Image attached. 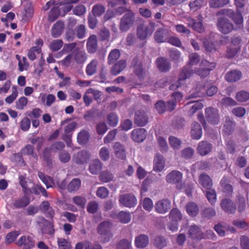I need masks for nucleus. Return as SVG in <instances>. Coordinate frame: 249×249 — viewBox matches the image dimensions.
<instances>
[{"label": "nucleus", "mask_w": 249, "mask_h": 249, "mask_svg": "<svg viewBox=\"0 0 249 249\" xmlns=\"http://www.w3.org/2000/svg\"><path fill=\"white\" fill-rule=\"evenodd\" d=\"M135 14L132 10L127 11L122 17L120 23V29L123 32L127 31L136 22Z\"/></svg>", "instance_id": "nucleus-1"}, {"label": "nucleus", "mask_w": 249, "mask_h": 249, "mask_svg": "<svg viewBox=\"0 0 249 249\" xmlns=\"http://www.w3.org/2000/svg\"><path fill=\"white\" fill-rule=\"evenodd\" d=\"M194 73L193 70L190 67L187 66L184 67L179 73L177 82L175 84L171 85L169 88L171 90H174L178 88L181 86L182 82L190 78Z\"/></svg>", "instance_id": "nucleus-2"}, {"label": "nucleus", "mask_w": 249, "mask_h": 249, "mask_svg": "<svg viewBox=\"0 0 249 249\" xmlns=\"http://www.w3.org/2000/svg\"><path fill=\"white\" fill-rule=\"evenodd\" d=\"M216 26L218 31L225 35L230 33L234 29L233 24L225 17H221L217 19Z\"/></svg>", "instance_id": "nucleus-3"}, {"label": "nucleus", "mask_w": 249, "mask_h": 249, "mask_svg": "<svg viewBox=\"0 0 249 249\" xmlns=\"http://www.w3.org/2000/svg\"><path fill=\"white\" fill-rule=\"evenodd\" d=\"M206 120L212 124H217L220 120L219 111L213 107H207L205 111Z\"/></svg>", "instance_id": "nucleus-4"}, {"label": "nucleus", "mask_w": 249, "mask_h": 249, "mask_svg": "<svg viewBox=\"0 0 249 249\" xmlns=\"http://www.w3.org/2000/svg\"><path fill=\"white\" fill-rule=\"evenodd\" d=\"M121 205L128 208L134 207L137 204V199L133 194H125L120 196Z\"/></svg>", "instance_id": "nucleus-5"}, {"label": "nucleus", "mask_w": 249, "mask_h": 249, "mask_svg": "<svg viewBox=\"0 0 249 249\" xmlns=\"http://www.w3.org/2000/svg\"><path fill=\"white\" fill-rule=\"evenodd\" d=\"M134 122L138 126H145L149 122V116L147 113L143 110H139L136 111Z\"/></svg>", "instance_id": "nucleus-6"}, {"label": "nucleus", "mask_w": 249, "mask_h": 249, "mask_svg": "<svg viewBox=\"0 0 249 249\" xmlns=\"http://www.w3.org/2000/svg\"><path fill=\"white\" fill-rule=\"evenodd\" d=\"M154 208L157 213L164 214L171 208V202L167 198L162 199L156 202Z\"/></svg>", "instance_id": "nucleus-7"}, {"label": "nucleus", "mask_w": 249, "mask_h": 249, "mask_svg": "<svg viewBox=\"0 0 249 249\" xmlns=\"http://www.w3.org/2000/svg\"><path fill=\"white\" fill-rule=\"evenodd\" d=\"M170 36V31L166 28H159L155 32L154 37L158 43L167 41Z\"/></svg>", "instance_id": "nucleus-8"}, {"label": "nucleus", "mask_w": 249, "mask_h": 249, "mask_svg": "<svg viewBox=\"0 0 249 249\" xmlns=\"http://www.w3.org/2000/svg\"><path fill=\"white\" fill-rule=\"evenodd\" d=\"M220 204L222 209L226 213L229 214H233L235 213L236 210V206L230 197L222 199Z\"/></svg>", "instance_id": "nucleus-9"}, {"label": "nucleus", "mask_w": 249, "mask_h": 249, "mask_svg": "<svg viewBox=\"0 0 249 249\" xmlns=\"http://www.w3.org/2000/svg\"><path fill=\"white\" fill-rule=\"evenodd\" d=\"M131 67L134 69L133 72L140 79H143L145 76V71L143 68V66L137 57H134L131 63Z\"/></svg>", "instance_id": "nucleus-10"}, {"label": "nucleus", "mask_w": 249, "mask_h": 249, "mask_svg": "<svg viewBox=\"0 0 249 249\" xmlns=\"http://www.w3.org/2000/svg\"><path fill=\"white\" fill-rule=\"evenodd\" d=\"M222 191L226 197H231L232 196L233 188L232 185L230 184L229 178L223 177L220 182Z\"/></svg>", "instance_id": "nucleus-11"}, {"label": "nucleus", "mask_w": 249, "mask_h": 249, "mask_svg": "<svg viewBox=\"0 0 249 249\" xmlns=\"http://www.w3.org/2000/svg\"><path fill=\"white\" fill-rule=\"evenodd\" d=\"M198 19L199 21H197L196 19L190 17L186 18L187 26L199 33H202L205 30L204 27L203 25L202 20L199 18Z\"/></svg>", "instance_id": "nucleus-12"}, {"label": "nucleus", "mask_w": 249, "mask_h": 249, "mask_svg": "<svg viewBox=\"0 0 249 249\" xmlns=\"http://www.w3.org/2000/svg\"><path fill=\"white\" fill-rule=\"evenodd\" d=\"M156 63L158 70L162 72H167L171 68V64L169 60L164 57L157 58Z\"/></svg>", "instance_id": "nucleus-13"}, {"label": "nucleus", "mask_w": 249, "mask_h": 249, "mask_svg": "<svg viewBox=\"0 0 249 249\" xmlns=\"http://www.w3.org/2000/svg\"><path fill=\"white\" fill-rule=\"evenodd\" d=\"M242 77V72L238 70H232L228 71L225 75V79L229 83H235Z\"/></svg>", "instance_id": "nucleus-14"}, {"label": "nucleus", "mask_w": 249, "mask_h": 249, "mask_svg": "<svg viewBox=\"0 0 249 249\" xmlns=\"http://www.w3.org/2000/svg\"><path fill=\"white\" fill-rule=\"evenodd\" d=\"M187 234L192 239L200 240L203 237V233L200 228L196 225H191L188 227Z\"/></svg>", "instance_id": "nucleus-15"}, {"label": "nucleus", "mask_w": 249, "mask_h": 249, "mask_svg": "<svg viewBox=\"0 0 249 249\" xmlns=\"http://www.w3.org/2000/svg\"><path fill=\"white\" fill-rule=\"evenodd\" d=\"M182 179V173L179 171L173 170L166 176V181L168 183L176 184L179 183Z\"/></svg>", "instance_id": "nucleus-16"}, {"label": "nucleus", "mask_w": 249, "mask_h": 249, "mask_svg": "<svg viewBox=\"0 0 249 249\" xmlns=\"http://www.w3.org/2000/svg\"><path fill=\"white\" fill-rule=\"evenodd\" d=\"M90 155L86 150H82L74 154L73 156V160L76 164H83L89 160Z\"/></svg>", "instance_id": "nucleus-17"}, {"label": "nucleus", "mask_w": 249, "mask_h": 249, "mask_svg": "<svg viewBox=\"0 0 249 249\" xmlns=\"http://www.w3.org/2000/svg\"><path fill=\"white\" fill-rule=\"evenodd\" d=\"M203 107V104L199 100L190 101L185 105V108L188 110V114L190 116L194 115L197 110L201 109Z\"/></svg>", "instance_id": "nucleus-18"}, {"label": "nucleus", "mask_w": 249, "mask_h": 249, "mask_svg": "<svg viewBox=\"0 0 249 249\" xmlns=\"http://www.w3.org/2000/svg\"><path fill=\"white\" fill-rule=\"evenodd\" d=\"M147 131L144 128L134 129L131 132V138L132 140L137 142H143L146 138Z\"/></svg>", "instance_id": "nucleus-19"}, {"label": "nucleus", "mask_w": 249, "mask_h": 249, "mask_svg": "<svg viewBox=\"0 0 249 249\" xmlns=\"http://www.w3.org/2000/svg\"><path fill=\"white\" fill-rule=\"evenodd\" d=\"M42 221L40 223L42 227L43 233L49 235H53L54 232V225L53 222L49 221L44 218H41Z\"/></svg>", "instance_id": "nucleus-20"}, {"label": "nucleus", "mask_w": 249, "mask_h": 249, "mask_svg": "<svg viewBox=\"0 0 249 249\" xmlns=\"http://www.w3.org/2000/svg\"><path fill=\"white\" fill-rule=\"evenodd\" d=\"M135 246L139 249H143L146 247L149 243V238L148 235L141 234L136 236L134 241Z\"/></svg>", "instance_id": "nucleus-21"}, {"label": "nucleus", "mask_w": 249, "mask_h": 249, "mask_svg": "<svg viewBox=\"0 0 249 249\" xmlns=\"http://www.w3.org/2000/svg\"><path fill=\"white\" fill-rule=\"evenodd\" d=\"M212 145L207 141H201L199 142L197 147L198 153L204 156L208 154L212 150Z\"/></svg>", "instance_id": "nucleus-22"}, {"label": "nucleus", "mask_w": 249, "mask_h": 249, "mask_svg": "<svg viewBox=\"0 0 249 249\" xmlns=\"http://www.w3.org/2000/svg\"><path fill=\"white\" fill-rule=\"evenodd\" d=\"M112 149L116 157L121 160L125 158L126 154L124 146L119 142L112 143Z\"/></svg>", "instance_id": "nucleus-23"}, {"label": "nucleus", "mask_w": 249, "mask_h": 249, "mask_svg": "<svg viewBox=\"0 0 249 249\" xmlns=\"http://www.w3.org/2000/svg\"><path fill=\"white\" fill-rule=\"evenodd\" d=\"M198 182L204 188L210 189L213 185L212 178L205 173L201 174L198 178Z\"/></svg>", "instance_id": "nucleus-24"}, {"label": "nucleus", "mask_w": 249, "mask_h": 249, "mask_svg": "<svg viewBox=\"0 0 249 249\" xmlns=\"http://www.w3.org/2000/svg\"><path fill=\"white\" fill-rule=\"evenodd\" d=\"M236 123L231 120L229 117H226L224 124L223 132L226 135L232 134L235 127Z\"/></svg>", "instance_id": "nucleus-25"}, {"label": "nucleus", "mask_w": 249, "mask_h": 249, "mask_svg": "<svg viewBox=\"0 0 249 249\" xmlns=\"http://www.w3.org/2000/svg\"><path fill=\"white\" fill-rule=\"evenodd\" d=\"M18 246H23V249H30L34 246V242L30 237L21 236L17 242Z\"/></svg>", "instance_id": "nucleus-26"}, {"label": "nucleus", "mask_w": 249, "mask_h": 249, "mask_svg": "<svg viewBox=\"0 0 249 249\" xmlns=\"http://www.w3.org/2000/svg\"><path fill=\"white\" fill-rule=\"evenodd\" d=\"M191 137L196 140L199 139L202 136V128L201 125L197 122H194L191 124Z\"/></svg>", "instance_id": "nucleus-27"}, {"label": "nucleus", "mask_w": 249, "mask_h": 249, "mask_svg": "<svg viewBox=\"0 0 249 249\" xmlns=\"http://www.w3.org/2000/svg\"><path fill=\"white\" fill-rule=\"evenodd\" d=\"M154 170L157 171H161L163 170L165 165V161L163 157L160 154H156L154 160Z\"/></svg>", "instance_id": "nucleus-28"}, {"label": "nucleus", "mask_w": 249, "mask_h": 249, "mask_svg": "<svg viewBox=\"0 0 249 249\" xmlns=\"http://www.w3.org/2000/svg\"><path fill=\"white\" fill-rule=\"evenodd\" d=\"M87 47L88 51L89 53H93L96 51L97 40L95 35H91L89 37L87 43Z\"/></svg>", "instance_id": "nucleus-29"}, {"label": "nucleus", "mask_w": 249, "mask_h": 249, "mask_svg": "<svg viewBox=\"0 0 249 249\" xmlns=\"http://www.w3.org/2000/svg\"><path fill=\"white\" fill-rule=\"evenodd\" d=\"M64 23L61 21H57L53 26L52 29V36L54 38L60 36L64 29Z\"/></svg>", "instance_id": "nucleus-30"}, {"label": "nucleus", "mask_w": 249, "mask_h": 249, "mask_svg": "<svg viewBox=\"0 0 249 249\" xmlns=\"http://www.w3.org/2000/svg\"><path fill=\"white\" fill-rule=\"evenodd\" d=\"M72 53L73 55V58L75 61L78 64H82L84 63L87 59L86 53L83 51L76 49Z\"/></svg>", "instance_id": "nucleus-31"}, {"label": "nucleus", "mask_w": 249, "mask_h": 249, "mask_svg": "<svg viewBox=\"0 0 249 249\" xmlns=\"http://www.w3.org/2000/svg\"><path fill=\"white\" fill-rule=\"evenodd\" d=\"M126 67V62L124 60H121L113 65L111 68V73L114 75L119 74Z\"/></svg>", "instance_id": "nucleus-32"}, {"label": "nucleus", "mask_w": 249, "mask_h": 249, "mask_svg": "<svg viewBox=\"0 0 249 249\" xmlns=\"http://www.w3.org/2000/svg\"><path fill=\"white\" fill-rule=\"evenodd\" d=\"M200 214L204 219L209 220L216 215V211L213 208L205 207L202 210Z\"/></svg>", "instance_id": "nucleus-33"}, {"label": "nucleus", "mask_w": 249, "mask_h": 249, "mask_svg": "<svg viewBox=\"0 0 249 249\" xmlns=\"http://www.w3.org/2000/svg\"><path fill=\"white\" fill-rule=\"evenodd\" d=\"M168 244V240L164 236H157L154 240L153 245L158 249H163Z\"/></svg>", "instance_id": "nucleus-34"}, {"label": "nucleus", "mask_w": 249, "mask_h": 249, "mask_svg": "<svg viewBox=\"0 0 249 249\" xmlns=\"http://www.w3.org/2000/svg\"><path fill=\"white\" fill-rule=\"evenodd\" d=\"M186 210L189 215L194 217L198 214L199 208L196 203L190 202L186 205Z\"/></svg>", "instance_id": "nucleus-35"}, {"label": "nucleus", "mask_w": 249, "mask_h": 249, "mask_svg": "<svg viewBox=\"0 0 249 249\" xmlns=\"http://www.w3.org/2000/svg\"><path fill=\"white\" fill-rule=\"evenodd\" d=\"M102 169V164L99 160H92L89 165V171L92 174H98Z\"/></svg>", "instance_id": "nucleus-36"}, {"label": "nucleus", "mask_w": 249, "mask_h": 249, "mask_svg": "<svg viewBox=\"0 0 249 249\" xmlns=\"http://www.w3.org/2000/svg\"><path fill=\"white\" fill-rule=\"evenodd\" d=\"M229 17L231 18L237 25L240 26L242 25L243 23V17L242 13L234 12L232 10Z\"/></svg>", "instance_id": "nucleus-37"}, {"label": "nucleus", "mask_w": 249, "mask_h": 249, "mask_svg": "<svg viewBox=\"0 0 249 249\" xmlns=\"http://www.w3.org/2000/svg\"><path fill=\"white\" fill-rule=\"evenodd\" d=\"M194 154V149L190 147L185 148L180 151V157L187 160L192 159Z\"/></svg>", "instance_id": "nucleus-38"}, {"label": "nucleus", "mask_w": 249, "mask_h": 249, "mask_svg": "<svg viewBox=\"0 0 249 249\" xmlns=\"http://www.w3.org/2000/svg\"><path fill=\"white\" fill-rule=\"evenodd\" d=\"M98 61L93 59L86 67V72L88 76H91L95 74L97 71Z\"/></svg>", "instance_id": "nucleus-39"}, {"label": "nucleus", "mask_w": 249, "mask_h": 249, "mask_svg": "<svg viewBox=\"0 0 249 249\" xmlns=\"http://www.w3.org/2000/svg\"><path fill=\"white\" fill-rule=\"evenodd\" d=\"M30 201V198L27 196H25L15 200L13 205L16 208H21L27 206L29 204Z\"/></svg>", "instance_id": "nucleus-40"}, {"label": "nucleus", "mask_w": 249, "mask_h": 249, "mask_svg": "<svg viewBox=\"0 0 249 249\" xmlns=\"http://www.w3.org/2000/svg\"><path fill=\"white\" fill-rule=\"evenodd\" d=\"M16 58L18 61V66L19 71H24L27 70L29 67V64L28 62L26 57L23 56L21 58L19 55L17 54L16 55Z\"/></svg>", "instance_id": "nucleus-41"}, {"label": "nucleus", "mask_w": 249, "mask_h": 249, "mask_svg": "<svg viewBox=\"0 0 249 249\" xmlns=\"http://www.w3.org/2000/svg\"><path fill=\"white\" fill-rule=\"evenodd\" d=\"M169 218L173 222H178L181 220L182 214L178 209L173 208L169 213Z\"/></svg>", "instance_id": "nucleus-42"}, {"label": "nucleus", "mask_w": 249, "mask_h": 249, "mask_svg": "<svg viewBox=\"0 0 249 249\" xmlns=\"http://www.w3.org/2000/svg\"><path fill=\"white\" fill-rule=\"evenodd\" d=\"M89 139V134L85 130H82L79 132L77 137V142L80 144H86Z\"/></svg>", "instance_id": "nucleus-43"}, {"label": "nucleus", "mask_w": 249, "mask_h": 249, "mask_svg": "<svg viewBox=\"0 0 249 249\" xmlns=\"http://www.w3.org/2000/svg\"><path fill=\"white\" fill-rule=\"evenodd\" d=\"M57 5L58 4H56L49 12L48 20L51 22L54 21L58 18L60 14V9L58 8Z\"/></svg>", "instance_id": "nucleus-44"}, {"label": "nucleus", "mask_w": 249, "mask_h": 249, "mask_svg": "<svg viewBox=\"0 0 249 249\" xmlns=\"http://www.w3.org/2000/svg\"><path fill=\"white\" fill-rule=\"evenodd\" d=\"M206 85L205 84L204 86H201L200 85H197L196 88V92L195 93L191 94L189 95L187 99L191 98H195L197 97H201L205 93V87Z\"/></svg>", "instance_id": "nucleus-45"}, {"label": "nucleus", "mask_w": 249, "mask_h": 249, "mask_svg": "<svg viewBox=\"0 0 249 249\" xmlns=\"http://www.w3.org/2000/svg\"><path fill=\"white\" fill-rule=\"evenodd\" d=\"M29 191L31 193L35 195H39L40 194H41L45 197H48L46 190L41 185H36L32 187Z\"/></svg>", "instance_id": "nucleus-46"}, {"label": "nucleus", "mask_w": 249, "mask_h": 249, "mask_svg": "<svg viewBox=\"0 0 249 249\" xmlns=\"http://www.w3.org/2000/svg\"><path fill=\"white\" fill-rule=\"evenodd\" d=\"M81 182L79 178H73L69 183L68 185V190L70 192H73L77 191L80 186Z\"/></svg>", "instance_id": "nucleus-47"}, {"label": "nucleus", "mask_w": 249, "mask_h": 249, "mask_svg": "<svg viewBox=\"0 0 249 249\" xmlns=\"http://www.w3.org/2000/svg\"><path fill=\"white\" fill-rule=\"evenodd\" d=\"M206 190L205 196L211 205H214L216 200V194L215 190L212 188Z\"/></svg>", "instance_id": "nucleus-48"}, {"label": "nucleus", "mask_w": 249, "mask_h": 249, "mask_svg": "<svg viewBox=\"0 0 249 249\" xmlns=\"http://www.w3.org/2000/svg\"><path fill=\"white\" fill-rule=\"evenodd\" d=\"M41 53L40 47H32L28 51L27 56L31 61H34L36 58V54Z\"/></svg>", "instance_id": "nucleus-49"}, {"label": "nucleus", "mask_w": 249, "mask_h": 249, "mask_svg": "<svg viewBox=\"0 0 249 249\" xmlns=\"http://www.w3.org/2000/svg\"><path fill=\"white\" fill-rule=\"evenodd\" d=\"M229 2L230 0H210L209 6L213 8H220L227 5Z\"/></svg>", "instance_id": "nucleus-50"}, {"label": "nucleus", "mask_w": 249, "mask_h": 249, "mask_svg": "<svg viewBox=\"0 0 249 249\" xmlns=\"http://www.w3.org/2000/svg\"><path fill=\"white\" fill-rule=\"evenodd\" d=\"M180 52L175 49H171L169 50V56L171 60L177 63L180 61Z\"/></svg>", "instance_id": "nucleus-51"}, {"label": "nucleus", "mask_w": 249, "mask_h": 249, "mask_svg": "<svg viewBox=\"0 0 249 249\" xmlns=\"http://www.w3.org/2000/svg\"><path fill=\"white\" fill-rule=\"evenodd\" d=\"M131 219V215L129 212L121 211L119 213L118 220L122 223L126 224L129 223Z\"/></svg>", "instance_id": "nucleus-52"}, {"label": "nucleus", "mask_w": 249, "mask_h": 249, "mask_svg": "<svg viewBox=\"0 0 249 249\" xmlns=\"http://www.w3.org/2000/svg\"><path fill=\"white\" fill-rule=\"evenodd\" d=\"M203 46L208 53H214L216 51L215 45L213 42L207 39H204L203 40Z\"/></svg>", "instance_id": "nucleus-53"}, {"label": "nucleus", "mask_w": 249, "mask_h": 249, "mask_svg": "<svg viewBox=\"0 0 249 249\" xmlns=\"http://www.w3.org/2000/svg\"><path fill=\"white\" fill-rule=\"evenodd\" d=\"M10 160L20 165H25V162L23 160L22 155L20 153H15L13 154L10 157Z\"/></svg>", "instance_id": "nucleus-54"}, {"label": "nucleus", "mask_w": 249, "mask_h": 249, "mask_svg": "<svg viewBox=\"0 0 249 249\" xmlns=\"http://www.w3.org/2000/svg\"><path fill=\"white\" fill-rule=\"evenodd\" d=\"M12 89V93L5 99V102L8 104L13 103L18 96L17 87L16 86H13Z\"/></svg>", "instance_id": "nucleus-55"}, {"label": "nucleus", "mask_w": 249, "mask_h": 249, "mask_svg": "<svg viewBox=\"0 0 249 249\" xmlns=\"http://www.w3.org/2000/svg\"><path fill=\"white\" fill-rule=\"evenodd\" d=\"M131 242L126 239L121 240L116 245L117 249H132Z\"/></svg>", "instance_id": "nucleus-56"}, {"label": "nucleus", "mask_w": 249, "mask_h": 249, "mask_svg": "<svg viewBox=\"0 0 249 249\" xmlns=\"http://www.w3.org/2000/svg\"><path fill=\"white\" fill-rule=\"evenodd\" d=\"M235 99L240 102H246L249 99V93L245 90H241L236 94Z\"/></svg>", "instance_id": "nucleus-57"}, {"label": "nucleus", "mask_w": 249, "mask_h": 249, "mask_svg": "<svg viewBox=\"0 0 249 249\" xmlns=\"http://www.w3.org/2000/svg\"><path fill=\"white\" fill-rule=\"evenodd\" d=\"M109 231V222L104 221L100 223L97 228V232L101 235H106Z\"/></svg>", "instance_id": "nucleus-58"}, {"label": "nucleus", "mask_w": 249, "mask_h": 249, "mask_svg": "<svg viewBox=\"0 0 249 249\" xmlns=\"http://www.w3.org/2000/svg\"><path fill=\"white\" fill-rule=\"evenodd\" d=\"M130 9L123 6H119L116 9L112 10L110 12V18L114 17L117 15H121L124 13H127V11H130Z\"/></svg>", "instance_id": "nucleus-59"}, {"label": "nucleus", "mask_w": 249, "mask_h": 249, "mask_svg": "<svg viewBox=\"0 0 249 249\" xmlns=\"http://www.w3.org/2000/svg\"><path fill=\"white\" fill-rule=\"evenodd\" d=\"M105 12V7L101 4H96L93 6L92 9V15L96 17H100Z\"/></svg>", "instance_id": "nucleus-60"}, {"label": "nucleus", "mask_w": 249, "mask_h": 249, "mask_svg": "<svg viewBox=\"0 0 249 249\" xmlns=\"http://www.w3.org/2000/svg\"><path fill=\"white\" fill-rule=\"evenodd\" d=\"M28 104V99L22 96L16 102V107L18 110H23Z\"/></svg>", "instance_id": "nucleus-61"}, {"label": "nucleus", "mask_w": 249, "mask_h": 249, "mask_svg": "<svg viewBox=\"0 0 249 249\" xmlns=\"http://www.w3.org/2000/svg\"><path fill=\"white\" fill-rule=\"evenodd\" d=\"M87 209L89 213L94 214L97 212L99 209L98 203L95 201H91L88 203Z\"/></svg>", "instance_id": "nucleus-62"}, {"label": "nucleus", "mask_w": 249, "mask_h": 249, "mask_svg": "<svg viewBox=\"0 0 249 249\" xmlns=\"http://www.w3.org/2000/svg\"><path fill=\"white\" fill-rule=\"evenodd\" d=\"M63 45L62 40L56 39L52 41L50 44V49L53 52L60 50Z\"/></svg>", "instance_id": "nucleus-63"}, {"label": "nucleus", "mask_w": 249, "mask_h": 249, "mask_svg": "<svg viewBox=\"0 0 249 249\" xmlns=\"http://www.w3.org/2000/svg\"><path fill=\"white\" fill-rule=\"evenodd\" d=\"M226 150L227 153L233 154L236 150V146L235 142L232 140H228L226 144Z\"/></svg>", "instance_id": "nucleus-64"}]
</instances>
